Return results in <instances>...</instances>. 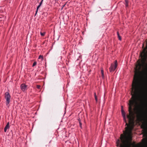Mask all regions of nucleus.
Returning a JSON list of instances; mask_svg holds the SVG:
<instances>
[{
    "mask_svg": "<svg viewBox=\"0 0 147 147\" xmlns=\"http://www.w3.org/2000/svg\"><path fill=\"white\" fill-rule=\"evenodd\" d=\"M117 35L119 39L120 40H121V36H120L118 32H117Z\"/></svg>",
    "mask_w": 147,
    "mask_h": 147,
    "instance_id": "11",
    "label": "nucleus"
},
{
    "mask_svg": "<svg viewBox=\"0 0 147 147\" xmlns=\"http://www.w3.org/2000/svg\"><path fill=\"white\" fill-rule=\"evenodd\" d=\"M40 6H41L40 5H39L37 7V9H36V14H35L36 15V14L37 13L38 9L40 7Z\"/></svg>",
    "mask_w": 147,
    "mask_h": 147,
    "instance_id": "13",
    "label": "nucleus"
},
{
    "mask_svg": "<svg viewBox=\"0 0 147 147\" xmlns=\"http://www.w3.org/2000/svg\"><path fill=\"white\" fill-rule=\"evenodd\" d=\"M142 65L139 63L135 68V74L132 82L131 88V95L132 97L129 101L128 111L129 114L127 115V118L129 120V124L127 122L125 113L122 110L121 113L123 119L126 123L125 125L127 126L125 128L126 134L125 135L121 134L120 139L123 144H120V141L118 140L116 143L117 146L120 145V147H125L126 146L125 139L126 138V135L127 134L129 140H131L132 131L133 127L132 124L133 123L134 118V113L132 110V107H135L138 104L137 98L139 94L140 93H142L144 90V88L141 86V82L140 79V74Z\"/></svg>",
    "mask_w": 147,
    "mask_h": 147,
    "instance_id": "1",
    "label": "nucleus"
},
{
    "mask_svg": "<svg viewBox=\"0 0 147 147\" xmlns=\"http://www.w3.org/2000/svg\"><path fill=\"white\" fill-rule=\"evenodd\" d=\"M10 127V126L9 125V123L8 122L6 126L5 127L4 129V131L5 132H6L7 131V129H9Z\"/></svg>",
    "mask_w": 147,
    "mask_h": 147,
    "instance_id": "7",
    "label": "nucleus"
},
{
    "mask_svg": "<svg viewBox=\"0 0 147 147\" xmlns=\"http://www.w3.org/2000/svg\"><path fill=\"white\" fill-rule=\"evenodd\" d=\"M125 3H128V0H125Z\"/></svg>",
    "mask_w": 147,
    "mask_h": 147,
    "instance_id": "19",
    "label": "nucleus"
},
{
    "mask_svg": "<svg viewBox=\"0 0 147 147\" xmlns=\"http://www.w3.org/2000/svg\"><path fill=\"white\" fill-rule=\"evenodd\" d=\"M27 86L24 84H22L20 86L21 90L23 91H24L27 89Z\"/></svg>",
    "mask_w": 147,
    "mask_h": 147,
    "instance_id": "6",
    "label": "nucleus"
},
{
    "mask_svg": "<svg viewBox=\"0 0 147 147\" xmlns=\"http://www.w3.org/2000/svg\"><path fill=\"white\" fill-rule=\"evenodd\" d=\"M125 5L126 7H128V3H125Z\"/></svg>",
    "mask_w": 147,
    "mask_h": 147,
    "instance_id": "20",
    "label": "nucleus"
},
{
    "mask_svg": "<svg viewBox=\"0 0 147 147\" xmlns=\"http://www.w3.org/2000/svg\"><path fill=\"white\" fill-rule=\"evenodd\" d=\"M143 53H144V55L143 56L144 58V60L145 61L147 59V42L146 43V47L144 49Z\"/></svg>",
    "mask_w": 147,
    "mask_h": 147,
    "instance_id": "5",
    "label": "nucleus"
},
{
    "mask_svg": "<svg viewBox=\"0 0 147 147\" xmlns=\"http://www.w3.org/2000/svg\"><path fill=\"white\" fill-rule=\"evenodd\" d=\"M101 73L102 78H103L104 77V71L103 69H101Z\"/></svg>",
    "mask_w": 147,
    "mask_h": 147,
    "instance_id": "10",
    "label": "nucleus"
},
{
    "mask_svg": "<svg viewBox=\"0 0 147 147\" xmlns=\"http://www.w3.org/2000/svg\"><path fill=\"white\" fill-rule=\"evenodd\" d=\"M40 85H37L36 86V88L38 89H40Z\"/></svg>",
    "mask_w": 147,
    "mask_h": 147,
    "instance_id": "17",
    "label": "nucleus"
},
{
    "mask_svg": "<svg viewBox=\"0 0 147 147\" xmlns=\"http://www.w3.org/2000/svg\"><path fill=\"white\" fill-rule=\"evenodd\" d=\"M36 61H35L33 63L32 66H34L36 65Z\"/></svg>",
    "mask_w": 147,
    "mask_h": 147,
    "instance_id": "16",
    "label": "nucleus"
},
{
    "mask_svg": "<svg viewBox=\"0 0 147 147\" xmlns=\"http://www.w3.org/2000/svg\"><path fill=\"white\" fill-rule=\"evenodd\" d=\"M144 105V103L142 100L140 105L137 107L138 111L136 113L137 114V117L138 119H140L142 117V114Z\"/></svg>",
    "mask_w": 147,
    "mask_h": 147,
    "instance_id": "2",
    "label": "nucleus"
},
{
    "mask_svg": "<svg viewBox=\"0 0 147 147\" xmlns=\"http://www.w3.org/2000/svg\"><path fill=\"white\" fill-rule=\"evenodd\" d=\"M79 124H80V127L81 128H82V123H81L80 121H79Z\"/></svg>",
    "mask_w": 147,
    "mask_h": 147,
    "instance_id": "18",
    "label": "nucleus"
},
{
    "mask_svg": "<svg viewBox=\"0 0 147 147\" xmlns=\"http://www.w3.org/2000/svg\"><path fill=\"white\" fill-rule=\"evenodd\" d=\"M144 63L146 65V68L145 69V71L144 72V74L145 75V76H147V64H146L145 62H144Z\"/></svg>",
    "mask_w": 147,
    "mask_h": 147,
    "instance_id": "9",
    "label": "nucleus"
},
{
    "mask_svg": "<svg viewBox=\"0 0 147 147\" xmlns=\"http://www.w3.org/2000/svg\"><path fill=\"white\" fill-rule=\"evenodd\" d=\"M11 97V96L9 92H7L5 93L4 97L6 100V105L8 107H9V105Z\"/></svg>",
    "mask_w": 147,
    "mask_h": 147,
    "instance_id": "3",
    "label": "nucleus"
},
{
    "mask_svg": "<svg viewBox=\"0 0 147 147\" xmlns=\"http://www.w3.org/2000/svg\"><path fill=\"white\" fill-rule=\"evenodd\" d=\"M117 65V60L115 61L114 64L112 63L111 66L109 68V70L111 72H112L115 71Z\"/></svg>",
    "mask_w": 147,
    "mask_h": 147,
    "instance_id": "4",
    "label": "nucleus"
},
{
    "mask_svg": "<svg viewBox=\"0 0 147 147\" xmlns=\"http://www.w3.org/2000/svg\"><path fill=\"white\" fill-rule=\"evenodd\" d=\"M94 95L95 99L96 100V102H97V101L98 100H97V96L96 95V94L95 92L94 93Z\"/></svg>",
    "mask_w": 147,
    "mask_h": 147,
    "instance_id": "12",
    "label": "nucleus"
},
{
    "mask_svg": "<svg viewBox=\"0 0 147 147\" xmlns=\"http://www.w3.org/2000/svg\"><path fill=\"white\" fill-rule=\"evenodd\" d=\"M38 59H41V60H42L43 59L42 56L40 55L38 57Z\"/></svg>",
    "mask_w": 147,
    "mask_h": 147,
    "instance_id": "14",
    "label": "nucleus"
},
{
    "mask_svg": "<svg viewBox=\"0 0 147 147\" xmlns=\"http://www.w3.org/2000/svg\"><path fill=\"white\" fill-rule=\"evenodd\" d=\"M42 2H40V3H39V5L41 6V4H42Z\"/></svg>",
    "mask_w": 147,
    "mask_h": 147,
    "instance_id": "21",
    "label": "nucleus"
},
{
    "mask_svg": "<svg viewBox=\"0 0 147 147\" xmlns=\"http://www.w3.org/2000/svg\"><path fill=\"white\" fill-rule=\"evenodd\" d=\"M144 47V45H143V47Z\"/></svg>",
    "mask_w": 147,
    "mask_h": 147,
    "instance_id": "24",
    "label": "nucleus"
},
{
    "mask_svg": "<svg viewBox=\"0 0 147 147\" xmlns=\"http://www.w3.org/2000/svg\"><path fill=\"white\" fill-rule=\"evenodd\" d=\"M128 147H130V146H128Z\"/></svg>",
    "mask_w": 147,
    "mask_h": 147,
    "instance_id": "23",
    "label": "nucleus"
},
{
    "mask_svg": "<svg viewBox=\"0 0 147 147\" xmlns=\"http://www.w3.org/2000/svg\"><path fill=\"white\" fill-rule=\"evenodd\" d=\"M43 1V0H42L41 1V2H42V3Z\"/></svg>",
    "mask_w": 147,
    "mask_h": 147,
    "instance_id": "22",
    "label": "nucleus"
},
{
    "mask_svg": "<svg viewBox=\"0 0 147 147\" xmlns=\"http://www.w3.org/2000/svg\"><path fill=\"white\" fill-rule=\"evenodd\" d=\"M142 128L145 130V132H146L147 131V123L144 124L142 126Z\"/></svg>",
    "mask_w": 147,
    "mask_h": 147,
    "instance_id": "8",
    "label": "nucleus"
},
{
    "mask_svg": "<svg viewBox=\"0 0 147 147\" xmlns=\"http://www.w3.org/2000/svg\"><path fill=\"white\" fill-rule=\"evenodd\" d=\"M40 34L42 36H44L45 34V32L42 33V32H40Z\"/></svg>",
    "mask_w": 147,
    "mask_h": 147,
    "instance_id": "15",
    "label": "nucleus"
}]
</instances>
